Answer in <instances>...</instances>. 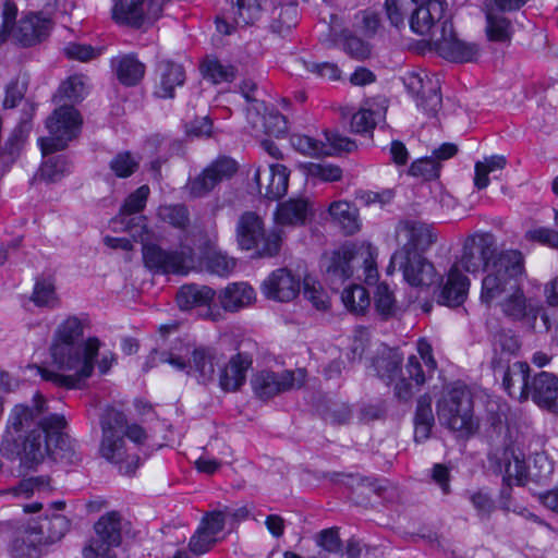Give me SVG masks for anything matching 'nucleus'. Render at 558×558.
<instances>
[{
    "label": "nucleus",
    "instance_id": "24",
    "mask_svg": "<svg viewBox=\"0 0 558 558\" xmlns=\"http://www.w3.org/2000/svg\"><path fill=\"white\" fill-rule=\"evenodd\" d=\"M38 417L36 428L40 430L44 440L51 448L52 454L61 456L68 444V420L65 415L48 413Z\"/></svg>",
    "mask_w": 558,
    "mask_h": 558
},
{
    "label": "nucleus",
    "instance_id": "57",
    "mask_svg": "<svg viewBox=\"0 0 558 558\" xmlns=\"http://www.w3.org/2000/svg\"><path fill=\"white\" fill-rule=\"evenodd\" d=\"M138 160H136L130 151L118 153L109 163L111 171L118 178H129L138 168Z\"/></svg>",
    "mask_w": 558,
    "mask_h": 558
},
{
    "label": "nucleus",
    "instance_id": "4",
    "mask_svg": "<svg viewBox=\"0 0 558 558\" xmlns=\"http://www.w3.org/2000/svg\"><path fill=\"white\" fill-rule=\"evenodd\" d=\"M235 232L240 248L255 250L259 257L277 256L284 239V231L279 227L266 231L262 217L254 211H245L240 216Z\"/></svg>",
    "mask_w": 558,
    "mask_h": 558
},
{
    "label": "nucleus",
    "instance_id": "38",
    "mask_svg": "<svg viewBox=\"0 0 558 558\" xmlns=\"http://www.w3.org/2000/svg\"><path fill=\"white\" fill-rule=\"evenodd\" d=\"M328 211L345 235H353L360 230L359 210L353 204L336 201L329 205Z\"/></svg>",
    "mask_w": 558,
    "mask_h": 558
},
{
    "label": "nucleus",
    "instance_id": "50",
    "mask_svg": "<svg viewBox=\"0 0 558 558\" xmlns=\"http://www.w3.org/2000/svg\"><path fill=\"white\" fill-rule=\"evenodd\" d=\"M290 143L296 151L311 157L325 156L330 151L326 148L324 142L306 134H292L290 136Z\"/></svg>",
    "mask_w": 558,
    "mask_h": 558
},
{
    "label": "nucleus",
    "instance_id": "17",
    "mask_svg": "<svg viewBox=\"0 0 558 558\" xmlns=\"http://www.w3.org/2000/svg\"><path fill=\"white\" fill-rule=\"evenodd\" d=\"M396 233L405 239L400 250L420 254L428 251L438 239L433 225L415 219L401 220L396 227Z\"/></svg>",
    "mask_w": 558,
    "mask_h": 558
},
{
    "label": "nucleus",
    "instance_id": "31",
    "mask_svg": "<svg viewBox=\"0 0 558 558\" xmlns=\"http://www.w3.org/2000/svg\"><path fill=\"white\" fill-rule=\"evenodd\" d=\"M530 366L525 362H515L504 369L502 387L507 393L519 401L529 399Z\"/></svg>",
    "mask_w": 558,
    "mask_h": 558
},
{
    "label": "nucleus",
    "instance_id": "58",
    "mask_svg": "<svg viewBox=\"0 0 558 558\" xmlns=\"http://www.w3.org/2000/svg\"><path fill=\"white\" fill-rule=\"evenodd\" d=\"M377 124V113L369 109H360L350 121L351 132L356 134L372 133Z\"/></svg>",
    "mask_w": 558,
    "mask_h": 558
},
{
    "label": "nucleus",
    "instance_id": "49",
    "mask_svg": "<svg viewBox=\"0 0 558 558\" xmlns=\"http://www.w3.org/2000/svg\"><path fill=\"white\" fill-rule=\"evenodd\" d=\"M298 23V7L288 4L280 9L274 8L270 28L274 33L284 36Z\"/></svg>",
    "mask_w": 558,
    "mask_h": 558
},
{
    "label": "nucleus",
    "instance_id": "33",
    "mask_svg": "<svg viewBox=\"0 0 558 558\" xmlns=\"http://www.w3.org/2000/svg\"><path fill=\"white\" fill-rule=\"evenodd\" d=\"M218 300L225 311L238 312L255 300V290L246 282H232L219 292Z\"/></svg>",
    "mask_w": 558,
    "mask_h": 558
},
{
    "label": "nucleus",
    "instance_id": "11",
    "mask_svg": "<svg viewBox=\"0 0 558 558\" xmlns=\"http://www.w3.org/2000/svg\"><path fill=\"white\" fill-rule=\"evenodd\" d=\"M398 267L402 271L403 279L411 287H429L436 280L437 272L432 262L420 253L398 250L393 253L387 272L391 274Z\"/></svg>",
    "mask_w": 558,
    "mask_h": 558
},
{
    "label": "nucleus",
    "instance_id": "43",
    "mask_svg": "<svg viewBox=\"0 0 558 558\" xmlns=\"http://www.w3.org/2000/svg\"><path fill=\"white\" fill-rule=\"evenodd\" d=\"M520 349V343L515 336L501 331L496 333L494 342V356L492 359V368L496 373L504 369V355L507 357L515 354Z\"/></svg>",
    "mask_w": 558,
    "mask_h": 558
},
{
    "label": "nucleus",
    "instance_id": "37",
    "mask_svg": "<svg viewBox=\"0 0 558 558\" xmlns=\"http://www.w3.org/2000/svg\"><path fill=\"white\" fill-rule=\"evenodd\" d=\"M44 525L20 531L12 545V558H38V544L43 541Z\"/></svg>",
    "mask_w": 558,
    "mask_h": 558
},
{
    "label": "nucleus",
    "instance_id": "62",
    "mask_svg": "<svg viewBox=\"0 0 558 558\" xmlns=\"http://www.w3.org/2000/svg\"><path fill=\"white\" fill-rule=\"evenodd\" d=\"M316 545L330 554H338L342 549V542L338 527L324 529L315 536Z\"/></svg>",
    "mask_w": 558,
    "mask_h": 558
},
{
    "label": "nucleus",
    "instance_id": "26",
    "mask_svg": "<svg viewBox=\"0 0 558 558\" xmlns=\"http://www.w3.org/2000/svg\"><path fill=\"white\" fill-rule=\"evenodd\" d=\"M529 398L541 408L555 411L558 408V377L548 372L535 374L530 381Z\"/></svg>",
    "mask_w": 558,
    "mask_h": 558
},
{
    "label": "nucleus",
    "instance_id": "42",
    "mask_svg": "<svg viewBox=\"0 0 558 558\" xmlns=\"http://www.w3.org/2000/svg\"><path fill=\"white\" fill-rule=\"evenodd\" d=\"M337 46L353 59L365 60L371 56V45L353 34L352 31L342 29L335 38Z\"/></svg>",
    "mask_w": 558,
    "mask_h": 558
},
{
    "label": "nucleus",
    "instance_id": "61",
    "mask_svg": "<svg viewBox=\"0 0 558 558\" xmlns=\"http://www.w3.org/2000/svg\"><path fill=\"white\" fill-rule=\"evenodd\" d=\"M227 515V509L207 511L203 515L199 525L204 527L209 534L216 536V538L222 539L223 537H221L220 534L226 526Z\"/></svg>",
    "mask_w": 558,
    "mask_h": 558
},
{
    "label": "nucleus",
    "instance_id": "39",
    "mask_svg": "<svg viewBox=\"0 0 558 558\" xmlns=\"http://www.w3.org/2000/svg\"><path fill=\"white\" fill-rule=\"evenodd\" d=\"M435 424V417L432 409V398L429 395H423L417 399L414 413V439L416 442H423L430 436Z\"/></svg>",
    "mask_w": 558,
    "mask_h": 558
},
{
    "label": "nucleus",
    "instance_id": "47",
    "mask_svg": "<svg viewBox=\"0 0 558 558\" xmlns=\"http://www.w3.org/2000/svg\"><path fill=\"white\" fill-rule=\"evenodd\" d=\"M157 216L163 222L180 230H185L190 226V213L184 204L161 205Z\"/></svg>",
    "mask_w": 558,
    "mask_h": 558
},
{
    "label": "nucleus",
    "instance_id": "15",
    "mask_svg": "<svg viewBox=\"0 0 558 558\" xmlns=\"http://www.w3.org/2000/svg\"><path fill=\"white\" fill-rule=\"evenodd\" d=\"M101 341L97 337H88L74 342L72 348V389H82L94 374L96 359L99 355Z\"/></svg>",
    "mask_w": 558,
    "mask_h": 558
},
{
    "label": "nucleus",
    "instance_id": "60",
    "mask_svg": "<svg viewBox=\"0 0 558 558\" xmlns=\"http://www.w3.org/2000/svg\"><path fill=\"white\" fill-rule=\"evenodd\" d=\"M68 168L66 158L63 156H51L41 165V177L48 182H57L64 177Z\"/></svg>",
    "mask_w": 558,
    "mask_h": 558
},
{
    "label": "nucleus",
    "instance_id": "6",
    "mask_svg": "<svg viewBox=\"0 0 558 558\" xmlns=\"http://www.w3.org/2000/svg\"><path fill=\"white\" fill-rule=\"evenodd\" d=\"M488 462L494 473L502 474V486L499 493L500 508L508 511L512 494L511 481L515 480L519 485L527 477L529 469L524 454L509 442L497 447L488 454Z\"/></svg>",
    "mask_w": 558,
    "mask_h": 558
},
{
    "label": "nucleus",
    "instance_id": "7",
    "mask_svg": "<svg viewBox=\"0 0 558 558\" xmlns=\"http://www.w3.org/2000/svg\"><path fill=\"white\" fill-rule=\"evenodd\" d=\"M70 78H66L53 96V101L58 107L46 120V128L49 136L40 137L38 144L44 156L66 148L70 141Z\"/></svg>",
    "mask_w": 558,
    "mask_h": 558
},
{
    "label": "nucleus",
    "instance_id": "8",
    "mask_svg": "<svg viewBox=\"0 0 558 558\" xmlns=\"http://www.w3.org/2000/svg\"><path fill=\"white\" fill-rule=\"evenodd\" d=\"M43 379L58 387L70 389V325L64 320L56 330L50 345V361L47 366L34 365Z\"/></svg>",
    "mask_w": 558,
    "mask_h": 558
},
{
    "label": "nucleus",
    "instance_id": "28",
    "mask_svg": "<svg viewBox=\"0 0 558 558\" xmlns=\"http://www.w3.org/2000/svg\"><path fill=\"white\" fill-rule=\"evenodd\" d=\"M50 29L49 20L38 14L29 13L22 17L10 35L16 43L29 47L41 41L48 36Z\"/></svg>",
    "mask_w": 558,
    "mask_h": 558
},
{
    "label": "nucleus",
    "instance_id": "21",
    "mask_svg": "<svg viewBox=\"0 0 558 558\" xmlns=\"http://www.w3.org/2000/svg\"><path fill=\"white\" fill-rule=\"evenodd\" d=\"M253 365V354L239 351L219 372V387L226 392H235L246 383V374Z\"/></svg>",
    "mask_w": 558,
    "mask_h": 558
},
{
    "label": "nucleus",
    "instance_id": "14",
    "mask_svg": "<svg viewBox=\"0 0 558 558\" xmlns=\"http://www.w3.org/2000/svg\"><path fill=\"white\" fill-rule=\"evenodd\" d=\"M404 85L410 94L415 97L418 108L426 114L435 116L441 107L439 81L428 73H408Z\"/></svg>",
    "mask_w": 558,
    "mask_h": 558
},
{
    "label": "nucleus",
    "instance_id": "34",
    "mask_svg": "<svg viewBox=\"0 0 558 558\" xmlns=\"http://www.w3.org/2000/svg\"><path fill=\"white\" fill-rule=\"evenodd\" d=\"M219 364L218 352L211 347H197L192 351L190 371L198 381L206 384L214 379L216 366Z\"/></svg>",
    "mask_w": 558,
    "mask_h": 558
},
{
    "label": "nucleus",
    "instance_id": "45",
    "mask_svg": "<svg viewBox=\"0 0 558 558\" xmlns=\"http://www.w3.org/2000/svg\"><path fill=\"white\" fill-rule=\"evenodd\" d=\"M290 172L283 165H271L269 167L268 184L266 185L265 197L276 201L288 192Z\"/></svg>",
    "mask_w": 558,
    "mask_h": 558
},
{
    "label": "nucleus",
    "instance_id": "16",
    "mask_svg": "<svg viewBox=\"0 0 558 558\" xmlns=\"http://www.w3.org/2000/svg\"><path fill=\"white\" fill-rule=\"evenodd\" d=\"M238 171V162L227 156L218 157L201 174L189 183L193 197H203L223 180L231 179Z\"/></svg>",
    "mask_w": 558,
    "mask_h": 558
},
{
    "label": "nucleus",
    "instance_id": "46",
    "mask_svg": "<svg viewBox=\"0 0 558 558\" xmlns=\"http://www.w3.org/2000/svg\"><path fill=\"white\" fill-rule=\"evenodd\" d=\"M344 306L354 314H364L371 305L369 293L362 284H351L342 291Z\"/></svg>",
    "mask_w": 558,
    "mask_h": 558
},
{
    "label": "nucleus",
    "instance_id": "19",
    "mask_svg": "<svg viewBox=\"0 0 558 558\" xmlns=\"http://www.w3.org/2000/svg\"><path fill=\"white\" fill-rule=\"evenodd\" d=\"M495 248L484 238H469L464 242L461 257L452 265L460 271L477 272L488 268L494 259Z\"/></svg>",
    "mask_w": 558,
    "mask_h": 558
},
{
    "label": "nucleus",
    "instance_id": "9",
    "mask_svg": "<svg viewBox=\"0 0 558 558\" xmlns=\"http://www.w3.org/2000/svg\"><path fill=\"white\" fill-rule=\"evenodd\" d=\"M412 2L416 8L409 19L410 28L417 35L429 36L433 44V36L439 35L446 22H452L449 3L440 0H412Z\"/></svg>",
    "mask_w": 558,
    "mask_h": 558
},
{
    "label": "nucleus",
    "instance_id": "44",
    "mask_svg": "<svg viewBox=\"0 0 558 558\" xmlns=\"http://www.w3.org/2000/svg\"><path fill=\"white\" fill-rule=\"evenodd\" d=\"M401 365L402 356L393 351L381 354L373 361L376 375L387 385H390L401 373Z\"/></svg>",
    "mask_w": 558,
    "mask_h": 558
},
{
    "label": "nucleus",
    "instance_id": "22",
    "mask_svg": "<svg viewBox=\"0 0 558 558\" xmlns=\"http://www.w3.org/2000/svg\"><path fill=\"white\" fill-rule=\"evenodd\" d=\"M263 294L274 301H292L300 292V280L288 269L274 270L262 283Z\"/></svg>",
    "mask_w": 558,
    "mask_h": 558
},
{
    "label": "nucleus",
    "instance_id": "3",
    "mask_svg": "<svg viewBox=\"0 0 558 558\" xmlns=\"http://www.w3.org/2000/svg\"><path fill=\"white\" fill-rule=\"evenodd\" d=\"M437 415L444 426L464 437L473 435L478 428L473 398L465 386L452 387L438 400Z\"/></svg>",
    "mask_w": 558,
    "mask_h": 558
},
{
    "label": "nucleus",
    "instance_id": "52",
    "mask_svg": "<svg viewBox=\"0 0 558 558\" xmlns=\"http://www.w3.org/2000/svg\"><path fill=\"white\" fill-rule=\"evenodd\" d=\"M31 300L39 307H54L58 304L54 284L49 279L36 280Z\"/></svg>",
    "mask_w": 558,
    "mask_h": 558
},
{
    "label": "nucleus",
    "instance_id": "27",
    "mask_svg": "<svg viewBox=\"0 0 558 558\" xmlns=\"http://www.w3.org/2000/svg\"><path fill=\"white\" fill-rule=\"evenodd\" d=\"M356 254L352 245H342L332 252L326 267V281L331 289L338 290L353 275L352 260Z\"/></svg>",
    "mask_w": 558,
    "mask_h": 558
},
{
    "label": "nucleus",
    "instance_id": "2",
    "mask_svg": "<svg viewBox=\"0 0 558 558\" xmlns=\"http://www.w3.org/2000/svg\"><path fill=\"white\" fill-rule=\"evenodd\" d=\"M526 277L523 254L518 250L500 252L482 280L481 301L490 305L501 295L522 286Z\"/></svg>",
    "mask_w": 558,
    "mask_h": 558
},
{
    "label": "nucleus",
    "instance_id": "23",
    "mask_svg": "<svg viewBox=\"0 0 558 558\" xmlns=\"http://www.w3.org/2000/svg\"><path fill=\"white\" fill-rule=\"evenodd\" d=\"M143 259L145 266L155 272L180 274L184 270L182 253L166 251L154 243L143 245Z\"/></svg>",
    "mask_w": 558,
    "mask_h": 558
},
{
    "label": "nucleus",
    "instance_id": "1",
    "mask_svg": "<svg viewBox=\"0 0 558 558\" xmlns=\"http://www.w3.org/2000/svg\"><path fill=\"white\" fill-rule=\"evenodd\" d=\"M32 402V405L19 403L11 409L0 441L1 456L11 461L20 459L26 468L38 465L46 456L57 458L36 427L27 432L25 436L21 435L24 426L34 422L48 410L47 400L40 391L34 393Z\"/></svg>",
    "mask_w": 558,
    "mask_h": 558
},
{
    "label": "nucleus",
    "instance_id": "12",
    "mask_svg": "<svg viewBox=\"0 0 558 558\" xmlns=\"http://www.w3.org/2000/svg\"><path fill=\"white\" fill-rule=\"evenodd\" d=\"M433 46L440 57L459 63L477 61L482 51L478 44L459 39L452 22H446L439 35L433 36Z\"/></svg>",
    "mask_w": 558,
    "mask_h": 558
},
{
    "label": "nucleus",
    "instance_id": "55",
    "mask_svg": "<svg viewBox=\"0 0 558 558\" xmlns=\"http://www.w3.org/2000/svg\"><path fill=\"white\" fill-rule=\"evenodd\" d=\"M221 538H216L199 524L189 541V549L196 556L210 551Z\"/></svg>",
    "mask_w": 558,
    "mask_h": 558
},
{
    "label": "nucleus",
    "instance_id": "20",
    "mask_svg": "<svg viewBox=\"0 0 558 558\" xmlns=\"http://www.w3.org/2000/svg\"><path fill=\"white\" fill-rule=\"evenodd\" d=\"M234 17L230 20L225 14L215 19L216 29L221 35H231L236 25H250L260 17L263 7L259 0H231Z\"/></svg>",
    "mask_w": 558,
    "mask_h": 558
},
{
    "label": "nucleus",
    "instance_id": "63",
    "mask_svg": "<svg viewBox=\"0 0 558 558\" xmlns=\"http://www.w3.org/2000/svg\"><path fill=\"white\" fill-rule=\"evenodd\" d=\"M393 197L395 192L390 189H384L381 191L357 190L355 192V199L364 206H371L374 204L384 206L389 204Z\"/></svg>",
    "mask_w": 558,
    "mask_h": 558
},
{
    "label": "nucleus",
    "instance_id": "41",
    "mask_svg": "<svg viewBox=\"0 0 558 558\" xmlns=\"http://www.w3.org/2000/svg\"><path fill=\"white\" fill-rule=\"evenodd\" d=\"M31 122L23 120L12 131L4 146L0 150V163L4 167L12 165L25 144L31 131Z\"/></svg>",
    "mask_w": 558,
    "mask_h": 558
},
{
    "label": "nucleus",
    "instance_id": "51",
    "mask_svg": "<svg viewBox=\"0 0 558 558\" xmlns=\"http://www.w3.org/2000/svg\"><path fill=\"white\" fill-rule=\"evenodd\" d=\"M354 27L365 37H374L381 27L379 13L372 9L360 10L354 15Z\"/></svg>",
    "mask_w": 558,
    "mask_h": 558
},
{
    "label": "nucleus",
    "instance_id": "56",
    "mask_svg": "<svg viewBox=\"0 0 558 558\" xmlns=\"http://www.w3.org/2000/svg\"><path fill=\"white\" fill-rule=\"evenodd\" d=\"M150 194V189L147 184H143L132 192L124 201L121 206L122 215H134L144 210L146 207L147 199Z\"/></svg>",
    "mask_w": 558,
    "mask_h": 558
},
{
    "label": "nucleus",
    "instance_id": "40",
    "mask_svg": "<svg viewBox=\"0 0 558 558\" xmlns=\"http://www.w3.org/2000/svg\"><path fill=\"white\" fill-rule=\"evenodd\" d=\"M199 71L203 77L213 84L231 83L238 74V69L234 65L223 63L215 56L205 57L201 61Z\"/></svg>",
    "mask_w": 558,
    "mask_h": 558
},
{
    "label": "nucleus",
    "instance_id": "53",
    "mask_svg": "<svg viewBox=\"0 0 558 558\" xmlns=\"http://www.w3.org/2000/svg\"><path fill=\"white\" fill-rule=\"evenodd\" d=\"M441 168L442 166L437 160H434L428 156L414 160L411 163L408 173L411 177L430 181L439 178Z\"/></svg>",
    "mask_w": 558,
    "mask_h": 558
},
{
    "label": "nucleus",
    "instance_id": "29",
    "mask_svg": "<svg viewBox=\"0 0 558 558\" xmlns=\"http://www.w3.org/2000/svg\"><path fill=\"white\" fill-rule=\"evenodd\" d=\"M313 215L312 203L305 197L289 198L278 204L275 211V227H299Z\"/></svg>",
    "mask_w": 558,
    "mask_h": 558
},
{
    "label": "nucleus",
    "instance_id": "5",
    "mask_svg": "<svg viewBox=\"0 0 558 558\" xmlns=\"http://www.w3.org/2000/svg\"><path fill=\"white\" fill-rule=\"evenodd\" d=\"M124 423L125 414L122 411L113 408L106 410L100 418L102 437L99 451L102 458L113 464L128 462L124 473L130 474L137 468L140 458L128 454L126 444L123 438Z\"/></svg>",
    "mask_w": 558,
    "mask_h": 558
},
{
    "label": "nucleus",
    "instance_id": "25",
    "mask_svg": "<svg viewBox=\"0 0 558 558\" xmlns=\"http://www.w3.org/2000/svg\"><path fill=\"white\" fill-rule=\"evenodd\" d=\"M155 95L159 98H173L177 87L185 82V69L181 63L163 59L155 68Z\"/></svg>",
    "mask_w": 558,
    "mask_h": 558
},
{
    "label": "nucleus",
    "instance_id": "10",
    "mask_svg": "<svg viewBox=\"0 0 558 558\" xmlns=\"http://www.w3.org/2000/svg\"><path fill=\"white\" fill-rule=\"evenodd\" d=\"M96 538L83 549L84 558H117L114 551L122 542L121 517L118 512H108L95 523Z\"/></svg>",
    "mask_w": 558,
    "mask_h": 558
},
{
    "label": "nucleus",
    "instance_id": "59",
    "mask_svg": "<svg viewBox=\"0 0 558 558\" xmlns=\"http://www.w3.org/2000/svg\"><path fill=\"white\" fill-rule=\"evenodd\" d=\"M207 269L215 275L226 277L235 268V259L221 252H215L207 257Z\"/></svg>",
    "mask_w": 558,
    "mask_h": 558
},
{
    "label": "nucleus",
    "instance_id": "32",
    "mask_svg": "<svg viewBox=\"0 0 558 558\" xmlns=\"http://www.w3.org/2000/svg\"><path fill=\"white\" fill-rule=\"evenodd\" d=\"M110 64L118 81L124 86L137 85L146 72L145 64L134 53L112 58Z\"/></svg>",
    "mask_w": 558,
    "mask_h": 558
},
{
    "label": "nucleus",
    "instance_id": "54",
    "mask_svg": "<svg viewBox=\"0 0 558 558\" xmlns=\"http://www.w3.org/2000/svg\"><path fill=\"white\" fill-rule=\"evenodd\" d=\"M49 482V477L47 476H32L20 481L16 486L7 489V492L16 497L29 498L35 492L48 489Z\"/></svg>",
    "mask_w": 558,
    "mask_h": 558
},
{
    "label": "nucleus",
    "instance_id": "36",
    "mask_svg": "<svg viewBox=\"0 0 558 558\" xmlns=\"http://www.w3.org/2000/svg\"><path fill=\"white\" fill-rule=\"evenodd\" d=\"M216 295L215 290L207 286L189 283L182 286L175 295V302L181 311L208 306Z\"/></svg>",
    "mask_w": 558,
    "mask_h": 558
},
{
    "label": "nucleus",
    "instance_id": "30",
    "mask_svg": "<svg viewBox=\"0 0 558 558\" xmlns=\"http://www.w3.org/2000/svg\"><path fill=\"white\" fill-rule=\"evenodd\" d=\"M499 305L502 314L513 322L535 320L539 310L532 299L525 296L522 286L506 294Z\"/></svg>",
    "mask_w": 558,
    "mask_h": 558
},
{
    "label": "nucleus",
    "instance_id": "13",
    "mask_svg": "<svg viewBox=\"0 0 558 558\" xmlns=\"http://www.w3.org/2000/svg\"><path fill=\"white\" fill-rule=\"evenodd\" d=\"M301 378H295L293 371H282L280 373L274 371H259L253 375L251 386L256 398L263 401L272 399L274 397L301 387L304 383V374L299 369Z\"/></svg>",
    "mask_w": 558,
    "mask_h": 558
},
{
    "label": "nucleus",
    "instance_id": "64",
    "mask_svg": "<svg viewBox=\"0 0 558 558\" xmlns=\"http://www.w3.org/2000/svg\"><path fill=\"white\" fill-rule=\"evenodd\" d=\"M469 500L481 518H489L496 508L492 496L483 489L469 493Z\"/></svg>",
    "mask_w": 558,
    "mask_h": 558
},
{
    "label": "nucleus",
    "instance_id": "35",
    "mask_svg": "<svg viewBox=\"0 0 558 558\" xmlns=\"http://www.w3.org/2000/svg\"><path fill=\"white\" fill-rule=\"evenodd\" d=\"M144 0H114L111 9L112 20L119 25L135 29L145 24Z\"/></svg>",
    "mask_w": 558,
    "mask_h": 558
},
{
    "label": "nucleus",
    "instance_id": "48",
    "mask_svg": "<svg viewBox=\"0 0 558 558\" xmlns=\"http://www.w3.org/2000/svg\"><path fill=\"white\" fill-rule=\"evenodd\" d=\"M374 305L383 319H389L396 314L397 302L395 293L387 283L380 282L377 284L374 292Z\"/></svg>",
    "mask_w": 558,
    "mask_h": 558
},
{
    "label": "nucleus",
    "instance_id": "18",
    "mask_svg": "<svg viewBox=\"0 0 558 558\" xmlns=\"http://www.w3.org/2000/svg\"><path fill=\"white\" fill-rule=\"evenodd\" d=\"M470 279L458 269L451 266L446 280L435 291V298L439 305L459 307L464 304L470 290Z\"/></svg>",
    "mask_w": 558,
    "mask_h": 558
}]
</instances>
